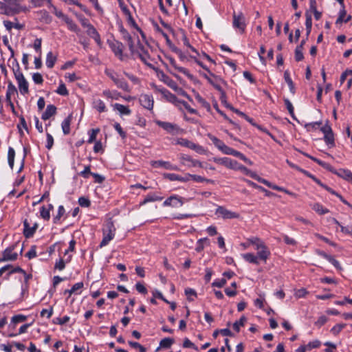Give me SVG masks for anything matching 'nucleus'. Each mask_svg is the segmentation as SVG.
<instances>
[{
  "label": "nucleus",
  "instance_id": "nucleus-1",
  "mask_svg": "<svg viewBox=\"0 0 352 352\" xmlns=\"http://www.w3.org/2000/svg\"><path fill=\"white\" fill-rule=\"evenodd\" d=\"M208 137L212 142L214 145L219 150H220L223 153H224L226 155H231L234 157H239L241 160H243L244 162H245L246 164H248L250 166L252 165V164H253L252 162L250 159L247 158L241 152L237 151L228 146L227 145H226L224 144V142L222 140H219V138H217V137H215L211 134H208Z\"/></svg>",
  "mask_w": 352,
  "mask_h": 352
},
{
  "label": "nucleus",
  "instance_id": "nucleus-2",
  "mask_svg": "<svg viewBox=\"0 0 352 352\" xmlns=\"http://www.w3.org/2000/svg\"><path fill=\"white\" fill-rule=\"evenodd\" d=\"M24 0H4L3 2L0 1V14L8 16H13L25 12L27 8L21 6V3Z\"/></svg>",
  "mask_w": 352,
  "mask_h": 352
},
{
  "label": "nucleus",
  "instance_id": "nucleus-3",
  "mask_svg": "<svg viewBox=\"0 0 352 352\" xmlns=\"http://www.w3.org/2000/svg\"><path fill=\"white\" fill-rule=\"evenodd\" d=\"M116 231V229L113 222L111 219L107 221L102 229L103 238L100 243V248L106 246L114 238Z\"/></svg>",
  "mask_w": 352,
  "mask_h": 352
},
{
  "label": "nucleus",
  "instance_id": "nucleus-4",
  "mask_svg": "<svg viewBox=\"0 0 352 352\" xmlns=\"http://www.w3.org/2000/svg\"><path fill=\"white\" fill-rule=\"evenodd\" d=\"M14 62L16 63V68L13 67L12 70L14 77L17 80L19 89L21 94L25 95L29 92L28 83L25 80L23 74L20 71V67L16 59L14 58Z\"/></svg>",
  "mask_w": 352,
  "mask_h": 352
},
{
  "label": "nucleus",
  "instance_id": "nucleus-5",
  "mask_svg": "<svg viewBox=\"0 0 352 352\" xmlns=\"http://www.w3.org/2000/svg\"><path fill=\"white\" fill-rule=\"evenodd\" d=\"M104 73L111 78L118 89L126 92H131V89L128 82L123 78H120L117 73L109 69H105Z\"/></svg>",
  "mask_w": 352,
  "mask_h": 352
},
{
  "label": "nucleus",
  "instance_id": "nucleus-6",
  "mask_svg": "<svg viewBox=\"0 0 352 352\" xmlns=\"http://www.w3.org/2000/svg\"><path fill=\"white\" fill-rule=\"evenodd\" d=\"M209 75L201 73V75L205 78L208 82L212 85L217 91H221V83L226 84V82L219 76L214 75L210 71Z\"/></svg>",
  "mask_w": 352,
  "mask_h": 352
},
{
  "label": "nucleus",
  "instance_id": "nucleus-7",
  "mask_svg": "<svg viewBox=\"0 0 352 352\" xmlns=\"http://www.w3.org/2000/svg\"><path fill=\"white\" fill-rule=\"evenodd\" d=\"M16 93L17 90L15 86L12 84V82H9L6 91V101L8 105L10 107L12 113L15 116H18V114L17 112L15 111L14 106L12 102V100H11V98L12 96H14Z\"/></svg>",
  "mask_w": 352,
  "mask_h": 352
},
{
  "label": "nucleus",
  "instance_id": "nucleus-8",
  "mask_svg": "<svg viewBox=\"0 0 352 352\" xmlns=\"http://www.w3.org/2000/svg\"><path fill=\"white\" fill-rule=\"evenodd\" d=\"M37 228L38 223L36 222L32 223V220L28 219L23 221V235L25 237L30 238L33 236Z\"/></svg>",
  "mask_w": 352,
  "mask_h": 352
},
{
  "label": "nucleus",
  "instance_id": "nucleus-9",
  "mask_svg": "<svg viewBox=\"0 0 352 352\" xmlns=\"http://www.w3.org/2000/svg\"><path fill=\"white\" fill-rule=\"evenodd\" d=\"M155 123L168 133L173 135L178 134L181 131L180 128L175 124L160 120H157Z\"/></svg>",
  "mask_w": 352,
  "mask_h": 352
},
{
  "label": "nucleus",
  "instance_id": "nucleus-10",
  "mask_svg": "<svg viewBox=\"0 0 352 352\" xmlns=\"http://www.w3.org/2000/svg\"><path fill=\"white\" fill-rule=\"evenodd\" d=\"M215 214L221 216L224 219H238L239 217L238 213L229 210L223 206H219Z\"/></svg>",
  "mask_w": 352,
  "mask_h": 352
},
{
  "label": "nucleus",
  "instance_id": "nucleus-11",
  "mask_svg": "<svg viewBox=\"0 0 352 352\" xmlns=\"http://www.w3.org/2000/svg\"><path fill=\"white\" fill-rule=\"evenodd\" d=\"M109 47H111V50L113 52L114 54L118 57V58L120 60H124V54H123V50H124V45L123 44L118 41H113L111 43H109Z\"/></svg>",
  "mask_w": 352,
  "mask_h": 352
},
{
  "label": "nucleus",
  "instance_id": "nucleus-12",
  "mask_svg": "<svg viewBox=\"0 0 352 352\" xmlns=\"http://www.w3.org/2000/svg\"><path fill=\"white\" fill-rule=\"evenodd\" d=\"M233 26L238 28L241 33H243L245 28V23L244 16L241 12L239 14L234 13L233 14Z\"/></svg>",
  "mask_w": 352,
  "mask_h": 352
},
{
  "label": "nucleus",
  "instance_id": "nucleus-13",
  "mask_svg": "<svg viewBox=\"0 0 352 352\" xmlns=\"http://www.w3.org/2000/svg\"><path fill=\"white\" fill-rule=\"evenodd\" d=\"M183 198L174 195L167 198L163 203L164 206L178 207L184 204Z\"/></svg>",
  "mask_w": 352,
  "mask_h": 352
},
{
  "label": "nucleus",
  "instance_id": "nucleus-14",
  "mask_svg": "<svg viewBox=\"0 0 352 352\" xmlns=\"http://www.w3.org/2000/svg\"><path fill=\"white\" fill-rule=\"evenodd\" d=\"M140 104L145 109L152 110L153 108L154 100L151 95L141 94L139 98Z\"/></svg>",
  "mask_w": 352,
  "mask_h": 352
},
{
  "label": "nucleus",
  "instance_id": "nucleus-15",
  "mask_svg": "<svg viewBox=\"0 0 352 352\" xmlns=\"http://www.w3.org/2000/svg\"><path fill=\"white\" fill-rule=\"evenodd\" d=\"M212 160L214 162L217 163V164H220L222 166H224L225 167L232 169L234 168V166L236 165V160H232L229 157H213Z\"/></svg>",
  "mask_w": 352,
  "mask_h": 352
},
{
  "label": "nucleus",
  "instance_id": "nucleus-16",
  "mask_svg": "<svg viewBox=\"0 0 352 352\" xmlns=\"http://www.w3.org/2000/svg\"><path fill=\"white\" fill-rule=\"evenodd\" d=\"M6 272H8L6 276L5 277L6 279H8L9 278V276L12 273L19 272L22 273L23 274H25V272L21 267H13L11 265H7L0 269V277Z\"/></svg>",
  "mask_w": 352,
  "mask_h": 352
},
{
  "label": "nucleus",
  "instance_id": "nucleus-17",
  "mask_svg": "<svg viewBox=\"0 0 352 352\" xmlns=\"http://www.w3.org/2000/svg\"><path fill=\"white\" fill-rule=\"evenodd\" d=\"M180 160L182 164L188 167H202V164L201 162L193 160L191 157L187 155H182L180 157Z\"/></svg>",
  "mask_w": 352,
  "mask_h": 352
},
{
  "label": "nucleus",
  "instance_id": "nucleus-18",
  "mask_svg": "<svg viewBox=\"0 0 352 352\" xmlns=\"http://www.w3.org/2000/svg\"><path fill=\"white\" fill-rule=\"evenodd\" d=\"M167 59L169 60V63L175 69H177V71H179V72H182V74H184L185 76H186L190 80H192L194 79V76L192 75L191 74H190V72H188V70L184 67H179L176 64V61L175 60L172 58V57H170V56H167L166 57Z\"/></svg>",
  "mask_w": 352,
  "mask_h": 352
},
{
  "label": "nucleus",
  "instance_id": "nucleus-19",
  "mask_svg": "<svg viewBox=\"0 0 352 352\" xmlns=\"http://www.w3.org/2000/svg\"><path fill=\"white\" fill-rule=\"evenodd\" d=\"M164 177L168 179L170 181L187 182L190 179V174L187 173L184 177H182L175 173H165Z\"/></svg>",
  "mask_w": 352,
  "mask_h": 352
},
{
  "label": "nucleus",
  "instance_id": "nucleus-20",
  "mask_svg": "<svg viewBox=\"0 0 352 352\" xmlns=\"http://www.w3.org/2000/svg\"><path fill=\"white\" fill-rule=\"evenodd\" d=\"M136 54L144 63H145L147 65H150V64L147 63V60L150 58V56L147 50H145L144 45L140 43L138 50L136 52Z\"/></svg>",
  "mask_w": 352,
  "mask_h": 352
},
{
  "label": "nucleus",
  "instance_id": "nucleus-21",
  "mask_svg": "<svg viewBox=\"0 0 352 352\" xmlns=\"http://www.w3.org/2000/svg\"><path fill=\"white\" fill-rule=\"evenodd\" d=\"M159 92H160L162 96L166 99L167 101L176 104L177 102H179L180 101L177 99L175 95L170 93L168 90L165 88H160L157 89Z\"/></svg>",
  "mask_w": 352,
  "mask_h": 352
},
{
  "label": "nucleus",
  "instance_id": "nucleus-22",
  "mask_svg": "<svg viewBox=\"0 0 352 352\" xmlns=\"http://www.w3.org/2000/svg\"><path fill=\"white\" fill-rule=\"evenodd\" d=\"M153 166L155 167H163L166 170H179V168L177 166L172 164L169 162H166V161H162V160L155 161L153 164Z\"/></svg>",
  "mask_w": 352,
  "mask_h": 352
},
{
  "label": "nucleus",
  "instance_id": "nucleus-23",
  "mask_svg": "<svg viewBox=\"0 0 352 352\" xmlns=\"http://www.w3.org/2000/svg\"><path fill=\"white\" fill-rule=\"evenodd\" d=\"M87 34L93 38L94 41L97 43V44L100 46L102 44L100 36L96 29L93 25H88V29L87 30Z\"/></svg>",
  "mask_w": 352,
  "mask_h": 352
},
{
  "label": "nucleus",
  "instance_id": "nucleus-24",
  "mask_svg": "<svg viewBox=\"0 0 352 352\" xmlns=\"http://www.w3.org/2000/svg\"><path fill=\"white\" fill-rule=\"evenodd\" d=\"M17 258V254L13 252V248H8L6 249L3 252V258L0 259L1 261H15Z\"/></svg>",
  "mask_w": 352,
  "mask_h": 352
},
{
  "label": "nucleus",
  "instance_id": "nucleus-25",
  "mask_svg": "<svg viewBox=\"0 0 352 352\" xmlns=\"http://www.w3.org/2000/svg\"><path fill=\"white\" fill-rule=\"evenodd\" d=\"M56 113V107L54 104H48L45 111L43 112L41 118L47 120Z\"/></svg>",
  "mask_w": 352,
  "mask_h": 352
},
{
  "label": "nucleus",
  "instance_id": "nucleus-26",
  "mask_svg": "<svg viewBox=\"0 0 352 352\" xmlns=\"http://www.w3.org/2000/svg\"><path fill=\"white\" fill-rule=\"evenodd\" d=\"M270 255V252L267 247L264 244L261 245L259 247V250H258V257L261 260L264 261L265 262L268 258Z\"/></svg>",
  "mask_w": 352,
  "mask_h": 352
},
{
  "label": "nucleus",
  "instance_id": "nucleus-27",
  "mask_svg": "<svg viewBox=\"0 0 352 352\" xmlns=\"http://www.w3.org/2000/svg\"><path fill=\"white\" fill-rule=\"evenodd\" d=\"M333 173L346 180L351 181L352 179V173L349 170L340 168L336 170L334 169Z\"/></svg>",
  "mask_w": 352,
  "mask_h": 352
},
{
  "label": "nucleus",
  "instance_id": "nucleus-28",
  "mask_svg": "<svg viewBox=\"0 0 352 352\" xmlns=\"http://www.w3.org/2000/svg\"><path fill=\"white\" fill-rule=\"evenodd\" d=\"M72 120V116H68L62 122L61 126L63 132L65 135H68L70 133V124Z\"/></svg>",
  "mask_w": 352,
  "mask_h": 352
},
{
  "label": "nucleus",
  "instance_id": "nucleus-29",
  "mask_svg": "<svg viewBox=\"0 0 352 352\" xmlns=\"http://www.w3.org/2000/svg\"><path fill=\"white\" fill-rule=\"evenodd\" d=\"M113 109L117 110L121 115H130L131 111L126 106L116 103L113 105Z\"/></svg>",
  "mask_w": 352,
  "mask_h": 352
},
{
  "label": "nucleus",
  "instance_id": "nucleus-30",
  "mask_svg": "<svg viewBox=\"0 0 352 352\" xmlns=\"http://www.w3.org/2000/svg\"><path fill=\"white\" fill-rule=\"evenodd\" d=\"M284 79L289 86L290 92L292 94H294L296 93L295 86H294V84L291 77H290L289 72L288 70H286L284 72Z\"/></svg>",
  "mask_w": 352,
  "mask_h": 352
},
{
  "label": "nucleus",
  "instance_id": "nucleus-31",
  "mask_svg": "<svg viewBox=\"0 0 352 352\" xmlns=\"http://www.w3.org/2000/svg\"><path fill=\"white\" fill-rule=\"evenodd\" d=\"M93 106L100 113L105 112L107 111L104 102L100 99L94 100L93 102Z\"/></svg>",
  "mask_w": 352,
  "mask_h": 352
},
{
  "label": "nucleus",
  "instance_id": "nucleus-32",
  "mask_svg": "<svg viewBox=\"0 0 352 352\" xmlns=\"http://www.w3.org/2000/svg\"><path fill=\"white\" fill-rule=\"evenodd\" d=\"M311 208L318 213L319 214H324L329 212V210L327 208H325L319 203H315L311 205Z\"/></svg>",
  "mask_w": 352,
  "mask_h": 352
},
{
  "label": "nucleus",
  "instance_id": "nucleus-33",
  "mask_svg": "<svg viewBox=\"0 0 352 352\" xmlns=\"http://www.w3.org/2000/svg\"><path fill=\"white\" fill-rule=\"evenodd\" d=\"M57 60L56 56L54 55L52 52H49L46 57V65L48 68H52Z\"/></svg>",
  "mask_w": 352,
  "mask_h": 352
},
{
  "label": "nucleus",
  "instance_id": "nucleus-34",
  "mask_svg": "<svg viewBox=\"0 0 352 352\" xmlns=\"http://www.w3.org/2000/svg\"><path fill=\"white\" fill-rule=\"evenodd\" d=\"M162 197H159L155 195L149 194L144 198V199L140 203V206H143L146 203L151 201H161L162 200Z\"/></svg>",
  "mask_w": 352,
  "mask_h": 352
},
{
  "label": "nucleus",
  "instance_id": "nucleus-35",
  "mask_svg": "<svg viewBox=\"0 0 352 352\" xmlns=\"http://www.w3.org/2000/svg\"><path fill=\"white\" fill-rule=\"evenodd\" d=\"M14 157H15L14 149L12 147H9L8 152V164L12 170L14 168Z\"/></svg>",
  "mask_w": 352,
  "mask_h": 352
},
{
  "label": "nucleus",
  "instance_id": "nucleus-36",
  "mask_svg": "<svg viewBox=\"0 0 352 352\" xmlns=\"http://www.w3.org/2000/svg\"><path fill=\"white\" fill-rule=\"evenodd\" d=\"M38 14L40 16V20L45 23H50L52 21V17L49 13L45 10H41L38 12Z\"/></svg>",
  "mask_w": 352,
  "mask_h": 352
},
{
  "label": "nucleus",
  "instance_id": "nucleus-37",
  "mask_svg": "<svg viewBox=\"0 0 352 352\" xmlns=\"http://www.w3.org/2000/svg\"><path fill=\"white\" fill-rule=\"evenodd\" d=\"M243 257L246 261L250 263H254L256 265L259 263L258 257L252 253L245 254L243 255Z\"/></svg>",
  "mask_w": 352,
  "mask_h": 352
},
{
  "label": "nucleus",
  "instance_id": "nucleus-38",
  "mask_svg": "<svg viewBox=\"0 0 352 352\" xmlns=\"http://www.w3.org/2000/svg\"><path fill=\"white\" fill-rule=\"evenodd\" d=\"M324 142L330 146V147H333L335 146V142H334V135H333V133L331 131H330V132H329L328 133L325 134L324 136Z\"/></svg>",
  "mask_w": 352,
  "mask_h": 352
},
{
  "label": "nucleus",
  "instance_id": "nucleus-39",
  "mask_svg": "<svg viewBox=\"0 0 352 352\" xmlns=\"http://www.w3.org/2000/svg\"><path fill=\"white\" fill-rule=\"evenodd\" d=\"M65 212V210L63 206H59L58 209V212L56 215L54 217L53 221L54 223L58 224L60 223V219L64 215Z\"/></svg>",
  "mask_w": 352,
  "mask_h": 352
},
{
  "label": "nucleus",
  "instance_id": "nucleus-40",
  "mask_svg": "<svg viewBox=\"0 0 352 352\" xmlns=\"http://www.w3.org/2000/svg\"><path fill=\"white\" fill-rule=\"evenodd\" d=\"M3 25H4L5 28L8 31H10L12 28H16L17 30H21V29H22L23 28V25L20 24V23H15V24H14L12 22L10 21H3Z\"/></svg>",
  "mask_w": 352,
  "mask_h": 352
},
{
  "label": "nucleus",
  "instance_id": "nucleus-41",
  "mask_svg": "<svg viewBox=\"0 0 352 352\" xmlns=\"http://www.w3.org/2000/svg\"><path fill=\"white\" fill-rule=\"evenodd\" d=\"M176 144L191 149L192 148L194 142H192L187 139L181 138H178L177 140Z\"/></svg>",
  "mask_w": 352,
  "mask_h": 352
},
{
  "label": "nucleus",
  "instance_id": "nucleus-42",
  "mask_svg": "<svg viewBox=\"0 0 352 352\" xmlns=\"http://www.w3.org/2000/svg\"><path fill=\"white\" fill-rule=\"evenodd\" d=\"M174 343V339L170 338H165L160 341V346L162 348L169 349Z\"/></svg>",
  "mask_w": 352,
  "mask_h": 352
},
{
  "label": "nucleus",
  "instance_id": "nucleus-43",
  "mask_svg": "<svg viewBox=\"0 0 352 352\" xmlns=\"http://www.w3.org/2000/svg\"><path fill=\"white\" fill-rule=\"evenodd\" d=\"M246 320L247 318L244 316H241L239 320L236 321L233 324L232 327L234 330H235L236 332H239L240 327H243Z\"/></svg>",
  "mask_w": 352,
  "mask_h": 352
},
{
  "label": "nucleus",
  "instance_id": "nucleus-44",
  "mask_svg": "<svg viewBox=\"0 0 352 352\" xmlns=\"http://www.w3.org/2000/svg\"><path fill=\"white\" fill-rule=\"evenodd\" d=\"M190 179H192V180H194L195 182H206L208 183H211V184L214 183L213 180L206 179V178H204L201 176L197 175H191L190 174Z\"/></svg>",
  "mask_w": 352,
  "mask_h": 352
},
{
  "label": "nucleus",
  "instance_id": "nucleus-45",
  "mask_svg": "<svg viewBox=\"0 0 352 352\" xmlns=\"http://www.w3.org/2000/svg\"><path fill=\"white\" fill-rule=\"evenodd\" d=\"M100 129H93L89 131V138L87 140L88 143H92L94 142L96 139V135L99 133Z\"/></svg>",
  "mask_w": 352,
  "mask_h": 352
},
{
  "label": "nucleus",
  "instance_id": "nucleus-46",
  "mask_svg": "<svg viewBox=\"0 0 352 352\" xmlns=\"http://www.w3.org/2000/svg\"><path fill=\"white\" fill-rule=\"evenodd\" d=\"M128 344L133 349H138L140 352H146V349L140 343L133 341H129Z\"/></svg>",
  "mask_w": 352,
  "mask_h": 352
},
{
  "label": "nucleus",
  "instance_id": "nucleus-47",
  "mask_svg": "<svg viewBox=\"0 0 352 352\" xmlns=\"http://www.w3.org/2000/svg\"><path fill=\"white\" fill-rule=\"evenodd\" d=\"M249 242L255 246V249L259 250V247L261 245L264 244V243L258 237H252L248 239Z\"/></svg>",
  "mask_w": 352,
  "mask_h": 352
},
{
  "label": "nucleus",
  "instance_id": "nucleus-48",
  "mask_svg": "<svg viewBox=\"0 0 352 352\" xmlns=\"http://www.w3.org/2000/svg\"><path fill=\"white\" fill-rule=\"evenodd\" d=\"M208 243V239L207 238L200 239L197 241V245L195 248V250L198 252H201L204 249V243Z\"/></svg>",
  "mask_w": 352,
  "mask_h": 352
},
{
  "label": "nucleus",
  "instance_id": "nucleus-49",
  "mask_svg": "<svg viewBox=\"0 0 352 352\" xmlns=\"http://www.w3.org/2000/svg\"><path fill=\"white\" fill-rule=\"evenodd\" d=\"M284 102H285L286 108L288 110L290 116L292 118H294V107H293L292 102L287 98H285L284 99Z\"/></svg>",
  "mask_w": 352,
  "mask_h": 352
},
{
  "label": "nucleus",
  "instance_id": "nucleus-50",
  "mask_svg": "<svg viewBox=\"0 0 352 352\" xmlns=\"http://www.w3.org/2000/svg\"><path fill=\"white\" fill-rule=\"evenodd\" d=\"M56 93L61 96H67L69 92L66 88V86L64 83H60L56 90Z\"/></svg>",
  "mask_w": 352,
  "mask_h": 352
},
{
  "label": "nucleus",
  "instance_id": "nucleus-51",
  "mask_svg": "<svg viewBox=\"0 0 352 352\" xmlns=\"http://www.w3.org/2000/svg\"><path fill=\"white\" fill-rule=\"evenodd\" d=\"M346 326V324H337L331 329V332L337 336Z\"/></svg>",
  "mask_w": 352,
  "mask_h": 352
},
{
  "label": "nucleus",
  "instance_id": "nucleus-52",
  "mask_svg": "<svg viewBox=\"0 0 352 352\" xmlns=\"http://www.w3.org/2000/svg\"><path fill=\"white\" fill-rule=\"evenodd\" d=\"M19 120H20V123L18 124L17 127L19 129V133H21V135H23V132L21 129V126L26 131H28V126H27L25 120L23 116H19Z\"/></svg>",
  "mask_w": 352,
  "mask_h": 352
},
{
  "label": "nucleus",
  "instance_id": "nucleus-53",
  "mask_svg": "<svg viewBox=\"0 0 352 352\" xmlns=\"http://www.w3.org/2000/svg\"><path fill=\"white\" fill-rule=\"evenodd\" d=\"M346 15V12L345 10V8H342V9L340 10L338 18L337 19L336 21V24H340L342 23L344 21V17Z\"/></svg>",
  "mask_w": 352,
  "mask_h": 352
},
{
  "label": "nucleus",
  "instance_id": "nucleus-54",
  "mask_svg": "<svg viewBox=\"0 0 352 352\" xmlns=\"http://www.w3.org/2000/svg\"><path fill=\"white\" fill-rule=\"evenodd\" d=\"M41 217L45 219L48 221L50 218V212L49 210H47V208L45 206H42L40 210Z\"/></svg>",
  "mask_w": 352,
  "mask_h": 352
},
{
  "label": "nucleus",
  "instance_id": "nucleus-55",
  "mask_svg": "<svg viewBox=\"0 0 352 352\" xmlns=\"http://www.w3.org/2000/svg\"><path fill=\"white\" fill-rule=\"evenodd\" d=\"M27 316L21 314L14 316L12 318V322L17 324L19 322H24L26 320Z\"/></svg>",
  "mask_w": 352,
  "mask_h": 352
},
{
  "label": "nucleus",
  "instance_id": "nucleus-56",
  "mask_svg": "<svg viewBox=\"0 0 352 352\" xmlns=\"http://www.w3.org/2000/svg\"><path fill=\"white\" fill-rule=\"evenodd\" d=\"M83 283L82 282H78L76 284H74L72 287L69 289L70 295H72L74 294H77L76 292L78 290L81 289L83 287Z\"/></svg>",
  "mask_w": 352,
  "mask_h": 352
},
{
  "label": "nucleus",
  "instance_id": "nucleus-57",
  "mask_svg": "<svg viewBox=\"0 0 352 352\" xmlns=\"http://www.w3.org/2000/svg\"><path fill=\"white\" fill-rule=\"evenodd\" d=\"M78 204L82 207H89L91 205V201L89 199L85 197H80L78 199Z\"/></svg>",
  "mask_w": 352,
  "mask_h": 352
},
{
  "label": "nucleus",
  "instance_id": "nucleus-58",
  "mask_svg": "<svg viewBox=\"0 0 352 352\" xmlns=\"http://www.w3.org/2000/svg\"><path fill=\"white\" fill-rule=\"evenodd\" d=\"M183 346L184 348H192L195 351H198V347L195 345L188 338H185L183 343Z\"/></svg>",
  "mask_w": 352,
  "mask_h": 352
},
{
  "label": "nucleus",
  "instance_id": "nucleus-59",
  "mask_svg": "<svg viewBox=\"0 0 352 352\" xmlns=\"http://www.w3.org/2000/svg\"><path fill=\"white\" fill-rule=\"evenodd\" d=\"M65 23L68 25L69 28L74 31L77 32L78 31V28L77 25L69 18L66 19Z\"/></svg>",
  "mask_w": 352,
  "mask_h": 352
},
{
  "label": "nucleus",
  "instance_id": "nucleus-60",
  "mask_svg": "<svg viewBox=\"0 0 352 352\" xmlns=\"http://www.w3.org/2000/svg\"><path fill=\"white\" fill-rule=\"evenodd\" d=\"M234 166V168H233L232 170H241L242 172L245 173L247 175H249V173L250 172V170L249 169H248L243 165L239 164L236 161V165Z\"/></svg>",
  "mask_w": 352,
  "mask_h": 352
},
{
  "label": "nucleus",
  "instance_id": "nucleus-61",
  "mask_svg": "<svg viewBox=\"0 0 352 352\" xmlns=\"http://www.w3.org/2000/svg\"><path fill=\"white\" fill-rule=\"evenodd\" d=\"M234 166V168H233L232 170H241L242 172L245 173L247 175H249V173L250 172V170L249 169H248L243 165L239 164L236 161V165Z\"/></svg>",
  "mask_w": 352,
  "mask_h": 352
},
{
  "label": "nucleus",
  "instance_id": "nucleus-62",
  "mask_svg": "<svg viewBox=\"0 0 352 352\" xmlns=\"http://www.w3.org/2000/svg\"><path fill=\"white\" fill-rule=\"evenodd\" d=\"M321 344L320 341L318 340H314L308 343L307 345H305L308 350H311L312 349H317Z\"/></svg>",
  "mask_w": 352,
  "mask_h": 352
},
{
  "label": "nucleus",
  "instance_id": "nucleus-63",
  "mask_svg": "<svg viewBox=\"0 0 352 352\" xmlns=\"http://www.w3.org/2000/svg\"><path fill=\"white\" fill-rule=\"evenodd\" d=\"M32 79H33V81L36 84L41 85L43 82V76H42V75L40 73H34V74H33Z\"/></svg>",
  "mask_w": 352,
  "mask_h": 352
},
{
  "label": "nucleus",
  "instance_id": "nucleus-64",
  "mask_svg": "<svg viewBox=\"0 0 352 352\" xmlns=\"http://www.w3.org/2000/svg\"><path fill=\"white\" fill-rule=\"evenodd\" d=\"M113 127L114 129H116V131L120 134V135L124 139L126 138V133L122 130V127H121V125L118 123V122H116L113 125Z\"/></svg>",
  "mask_w": 352,
  "mask_h": 352
}]
</instances>
